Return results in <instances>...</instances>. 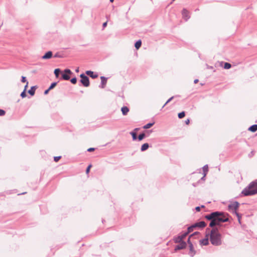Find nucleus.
Returning a JSON list of instances; mask_svg holds the SVG:
<instances>
[{"mask_svg":"<svg viewBox=\"0 0 257 257\" xmlns=\"http://www.w3.org/2000/svg\"><path fill=\"white\" fill-rule=\"evenodd\" d=\"M109 1H110V2L111 3H112V2L114 1V0H109Z\"/></svg>","mask_w":257,"mask_h":257,"instance_id":"8fccbe9b","label":"nucleus"},{"mask_svg":"<svg viewBox=\"0 0 257 257\" xmlns=\"http://www.w3.org/2000/svg\"><path fill=\"white\" fill-rule=\"evenodd\" d=\"M21 81H22V82H23V83L26 82H27V80H26V77H25V76H22Z\"/></svg>","mask_w":257,"mask_h":257,"instance_id":"e433bc0d","label":"nucleus"},{"mask_svg":"<svg viewBox=\"0 0 257 257\" xmlns=\"http://www.w3.org/2000/svg\"><path fill=\"white\" fill-rule=\"evenodd\" d=\"M26 91H25V90H24L21 93V96L22 98H24L26 96Z\"/></svg>","mask_w":257,"mask_h":257,"instance_id":"72a5a7b5","label":"nucleus"},{"mask_svg":"<svg viewBox=\"0 0 257 257\" xmlns=\"http://www.w3.org/2000/svg\"><path fill=\"white\" fill-rule=\"evenodd\" d=\"M149 147V145L148 143H145L143 144L141 147V151L144 152L146 150H147Z\"/></svg>","mask_w":257,"mask_h":257,"instance_id":"6ab92c4d","label":"nucleus"},{"mask_svg":"<svg viewBox=\"0 0 257 257\" xmlns=\"http://www.w3.org/2000/svg\"><path fill=\"white\" fill-rule=\"evenodd\" d=\"M182 14L183 18L186 21L190 18L189 12L186 9H184L182 10Z\"/></svg>","mask_w":257,"mask_h":257,"instance_id":"0eeeda50","label":"nucleus"},{"mask_svg":"<svg viewBox=\"0 0 257 257\" xmlns=\"http://www.w3.org/2000/svg\"><path fill=\"white\" fill-rule=\"evenodd\" d=\"M101 84L99 85V87L103 88L105 87L106 82H107V78L104 76H101Z\"/></svg>","mask_w":257,"mask_h":257,"instance_id":"9d476101","label":"nucleus"},{"mask_svg":"<svg viewBox=\"0 0 257 257\" xmlns=\"http://www.w3.org/2000/svg\"><path fill=\"white\" fill-rule=\"evenodd\" d=\"M25 193H26V192H24V193H22L21 194H24Z\"/></svg>","mask_w":257,"mask_h":257,"instance_id":"3c124183","label":"nucleus"},{"mask_svg":"<svg viewBox=\"0 0 257 257\" xmlns=\"http://www.w3.org/2000/svg\"><path fill=\"white\" fill-rule=\"evenodd\" d=\"M174 98V96H172L170 97L167 102L165 103V104L163 106V107H164L167 103H168L170 101H171Z\"/></svg>","mask_w":257,"mask_h":257,"instance_id":"f704fd0d","label":"nucleus"},{"mask_svg":"<svg viewBox=\"0 0 257 257\" xmlns=\"http://www.w3.org/2000/svg\"><path fill=\"white\" fill-rule=\"evenodd\" d=\"M221 234L219 232L217 228H213L210 230V240L213 245L218 246L221 244Z\"/></svg>","mask_w":257,"mask_h":257,"instance_id":"f03ea898","label":"nucleus"},{"mask_svg":"<svg viewBox=\"0 0 257 257\" xmlns=\"http://www.w3.org/2000/svg\"><path fill=\"white\" fill-rule=\"evenodd\" d=\"M86 74L89 76H90L92 78H96L98 77V75L96 74H94L93 71L90 70H88L86 71Z\"/></svg>","mask_w":257,"mask_h":257,"instance_id":"4468645a","label":"nucleus"},{"mask_svg":"<svg viewBox=\"0 0 257 257\" xmlns=\"http://www.w3.org/2000/svg\"><path fill=\"white\" fill-rule=\"evenodd\" d=\"M91 167V165H89V166L87 167V169H86V173H89V170H90V169Z\"/></svg>","mask_w":257,"mask_h":257,"instance_id":"58836bf2","label":"nucleus"},{"mask_svg":"<svg viewBox=\"0 0 257 257\" xmlns=\"http://www.w3.org/2000/svg\"><path fill=\"white\" fill-rule=\"evenodd\" d=\"M195 210L197 211H199L200 210V207L199 206H197L195 208Z\"/></svg>","mask_w":257,"mask_h":257,"instance_id":"37998d69","label":"nucleus"},{"mask_svg":"<svg viewBox=\"0 0 257 257\" xmlns=\"http://www.w3.org/2000/svg\"><path fill=\"white\" fill-rule=\"evenodd\" d=\"M174 240H175V242L176 243H179V242L183 241L180 235H179L177 237L175 238Z\"/></svg>","mask_w":257,"mask_h":257,"instance_id":"393cba45","label":"nucleus"},{"mask_svg":"<svg viewBox=\"0 0 257 257\" xmlns=\"http://www.w3.org/2000/svg\"><path fill=\"white\" fill-rule=\"evenodd\" d=\"M189 254L190 256L193 257L196 253V251L194 249L193 245L192 243H190V245H189Z\"/></svg>","mask_w":257,"mask_h":257,"instance_id":"1a4fd4ad","label":"nucleus"},{"mask_svg":"<svg viewBox=\"0 0 257 257\" xmlns=\"http://www.w3.org/2000/svg\"><path fill=\"white\" fill-rule=\"evenodd\" d=\"M94 150H95V149L94 148H90L87 150V151L88 152H92V151H94Z\"/></svg>","mask_w":257,"mask_h":257,"instance_id":"ea45409f","label":"nucleus"},{"mask_svg":"<svg viewBox=\"0 0 257 257\" xmlns=\"http://www.w3.org/2000/svg\"><path fill=\"white\" fill-rule=\"evenodd\" d=\"M185 115V113L184 111H182L181 112H180L178 113V117L179 118H182L184 117Z\"/></svg>","mask_w":257,"mask_h":257,"instance_id":"bb28decb","label":"nucleus"},{"mask_svg":"<svg viewBox=\"0 0 257 257\" xmlns=\"http://www.w3.org/2000/svg\"><path fill=\"white\" fill-rule=\"evenodd\" d=\"M194 226H195V227H198L200 228H203L206 226V223L204 221H201L199 222L195 223Z\"/></svg>","mask_w":257,"mask_h":257,"instance_id":"f8f14e48","label":"nucleus"},{"mask_svg":"<svg viewBox=\"0 0 257 257\" xmlns=\"http://www.w3.org/2000/svg\"><path fill=\"white\" fill-rule=\"evenodd\" d=\"M190 122V120L189 119H187V120H185V123L186 124H188Z\"/></svg>","mask_w":257,"mask_h":257,"instance_id":"a18cd8bd","label":"nucleus"},{"mask_svg":"<svg viewBox=\"0 0 257 257\" xmlns=\"http://www.w3.org/2000/svg\"><path fill=\"white\" fill-rule=\"evenodd\" d=\"M145 137V134L144 133L141 134L138 136V140L139 141L142 140Z\"/></svg>","mask_w":257,"mask_h":257,"instance_id":"a878e982","label":"nucleus"},{"mask_svg":"<svg viewBox=\"0 0 257 257\" xmlns=\"http://www.w3.org/2000/svg\"><path fill=\"white\" fill-rule=\"evenodd\" d=\"M179 243H180V244L175 247V250L184 249L186 247V243L185 241H182Z\"/></svg>","mask_w":257,"mask_h":257,"instance_id":"6e6552de","label":"nucleus"},{"mask_svg":"<svg viewBox=\"0 0 257 257\" xmlns=\"http://www.w3.org/2000/svg\"><path fill=\"white\" fill-rule=\"evenodd\" d=\"M70 81L72 84H76L77 82V78L76 77L72 78L70 80Z\"/></svg>","mask_w":257,"mask_h":257,"instance_id":"473e14b6","label":"nucleus"},{"mask_svg":"<svg viewBox=\"0 0 257 257\" xmlns=\"http://www.w3.org/2000/svg\"><path fill=\"white\" fill-rule=\"evenodd\" d=\"M188 232L187 231L183 233L181 235H180L182 239L183 240L184 238H185V237L188 234Z\"/></svg>","mask_w":257,"mask_h":257,"instance_id":"7c9ffc66","label":"nucleus"},{"mask_svg":"<svg viewBox=\"0 0 257 257\" xmlns=\"http://www.w3.org/2000/svg\"><path fill=\"white\" fill-rule=\"evenodd\" d=\"M28 86V82H27V83H26V85L25 86L24 90H25V91H26Z\"/></svg>","mask_w":257,"mask_h":257,"instance_id":"79ce46f5","label":"nucleus"},{"mask_svg":"<svg viewBox=\"0 0 257 257\" xmlns=\"http://www.w3.org/2000/svg\"><path fill=\"white\" fill-rule=\"evenodd\" d=\"M208 234H207L206 235L207 237L206 238H204V239L200 240V244L201 245H207V244H208L209 242H208Z\"/></svg>","mask_w":257,"mask_h":257,"instance_id":"9b49d317","label":"nucleus"},{"mask_svg":"<svg viewBox=\"0 0 257 257\" xmlns=\"http://www.w3.org/2000/svg\"><path fill=\"white\" fill-rule=\"evenodd\" d=\"M154 124V122H152V123H147V124L145 125L144 126H143V128H145V129H148V128H150L151 126H152L153 125V124Z\"/></svg>","mask_w":257,"mask_h":257,"instance_id":"5701e85b","label":"nucleus"},{"mask_svg":"<svg viewBox=\"0 0 257 257\" xmlns=\"http://www.w3.org/2000/svg\"><path fill=\"white\" fill-rule=\"evenodd\" d=\"M174 1H175V0H173V1H172V2H174Z\"/></svg>","mask_w":257,"mask_h":257,"instance_id":"603ef678","label":"nucleus"},{"mask_svg":"<svg viewBox=\"0 0 257 257\" xmlns=\"http://www.w3.org/2000/svg\"><path fill=\"white\" fill-rule=\"evenodd\" d=\"M239 203L237 201H235L231 203L228 206L229 211L232 212V213H234L237 217L239 223H240V218L241 216L236 211L238 207H239Z\"/></svg>","mask_w":257,"mask_h":257,"instance_id":"20e7f679","label":"nucleus"},{"mask_svg":"<svg viewBox=\"0 0 257 257\" xmlns=\"http://www.w3.org/2000/svg\"><path fill=\"white\" fill-rule=\"evenodd\" d=\"M130 134L132 136L133 140H136L137 139V134L134 132H131Z\"/></svg>","mask_w":257,"mask_h":257,"instance_id":"cd10ccee","label":"nucleus"},{"mask_svg":"<svg viewBox=\"0 0 257 257\" xmlns=\"http://www.w3.org/2000/svg\"><path fill=\"white\" fill-rule=\"evenodd\" d=\"M36 86H33L32 87H31V88H30V89H29L28 90V93L32 96L34 95V94H35V90H36Z\"/></svg>","mask_w":257,"mask_h":257,"instance_id":"f3484780","label":"nucleus"},{"mask_svg":"<svg viewBox=\"0 0 257 257\" xmlns=\"http://www.w3.org/2000/svg\"><path fill=\"white\" fill-rule=\"evenodd\" d=\"M141 45H142V42L141 40H139L136 43H135V46L136 47V48L137 49H139L141 46Z\"/></svg>","mask_w":257,"mask_h":257,"instance_id":"412c9836","label":"nucleus"},{"mask_svg":"<svg viewBox=\"0 0 257 257\" xmlns=\"http://www.w3.org/2000/svg\"><path fill=\"white\" fill-rule=\"evenodd\" d=\"M121 111L123 115H125L129 111V108L127 106H123L121 108Z\"/></svg>","mask_w":257,"mask_h":257,"instance_id":"2eb2a0df","label":"nucleus"},{"mask_svg":"<svg viewBox=\"0 0 257 257\" xmlns=\"http://www.w3.org/2000/svg\"><path fill=\"white\" fill-rule=\"evenodd\" d=\"M244 196H251L257 194V179L251 182L242 191Z\"/></svg>","mask_w":257,"mask_h":257,"instance_id":"7ed1b4c3","label":"nucleus"},{"mask_svg":"<svg viewBox=\"0 0 257 257\" xmlns=\"http://www.w3.org/2000/svg\"><path fill=\"white\" fill-rule=\"evenodd\" d=\"M5 111L3 109H0V116H3L5 115Z\"/></svg>","mask_w":257,"mask_h":257,"instance_id":"4c0bfd02","label":"nucleus"},{"mask_svg":"<svg viewBox=\"0 0 257 257\" xmlns=\"http://www.w3.org/2000/svg\"><path fill=\"white\" fill-rule=\"evenodd\" d=\"M60 158H61V156L55 157L54 158V160L55 162H58Z\"/></svg>","mask_w":257,"mask_h":257,"instance_id":"c9c22d12","label":"nucleus"},{"mask_svg":"<svg viewBox=\"0 0 257 257\" xmlns=\"http://www.w3.org/2000/svg\"><path fill=\"white\" fill-rule=\"evenodd\" d=\"M107 26V22L104 23L102 25V27H103V28H104L106 27Z\"/></svg>","mask_w":257,"mask_h":257,"instance_id":"a19ab883","label":"nucleus"},{"mask_svg":"<svg viewBox=\"0 0 257 257\" xmlns=\"http://www.w3.org/2000/svg\"><path fill=\"white\" fill-rule=\"evenodd\" d=\"M79 67L77 68L76 69V70H75V72H77V73L78 72H79Z\"/></svg>","mask_w":257,"mask_h":257,"instance_id":"de8ad7c7","label":"nucleus"},{"mask_svg":"<svg viewBox=\"0 0 257 257\" xmlns=\"http://www.w3.org/2000/svg\"><path fill=\"white\" fill-rule=\"evenodd\" d=\"M52 56V52L51 51H48L44 55L42 56V59H50Z\"/></svg>","mask_w":257,"mask_h":257,"instance_id":"ddd939ff","label":"nucleus"},{"mask_svg":"<svg viewBox=\"0 0 257 257\" xmlns=\"http://www.w3.org/2000/svg\"><path fill=\"white\" fill-rule=\"evenodd\" d=\"M248 130L252 132H256L257 131V124L252 125L248 128Z\"/></svg>","mask_w":257,"mask_h":257,"instance_id":"a211bd4d","label":"nucleus"},{"mask_svg":"<svg viewBox=\"0 0 257 257\" xmlns=\"http://www.w3.org/2000/svg\"><path fill=\"white\" fill-rule=\"evenodd\" d=\"M210 220L211 221L209 224V227H213L214 226H215L216 225H219L218 223L217 222V221H216V220L214 218L210 219Z\"/></svg>","mask_w":257,"mask_h":257,"instance_id":"dca6fc26","label":"nucleus"},{"mask_svg":"<svg viewBox=\"0 0 257 257\" xmlns=\"http://www.w3.org/2000/svg\"><path fill=\"white\" fill-rule=\"evenodd\" d=\"M203 172L204 173V176H205L206 175V172H207L208 171V166H207V165H205L203 167Z\"/></svg>","mask_w":257,"mask_h":257,"instance_id":"c756f323","label":"nucleus"},{"mask_svg":"<svg viewBox=\"0 0 257 257\" xmlns=\"http://www.w3.org/2000/svg\"><path fill=\"white\" fill-rule=\"evenodd\" d=\"M57 82H53L52 83L51 85L50 86V87H49V89H53L56 85H57Z\"/></svg>","mask_w":257,"mask_h":257,"instance_id":"2f4dec72","label":"nucleus"},{"mask_svg":"<svg viewBox=\"0 0 257 257\" xmlns=\"http://www.w3.org/2000/svg\"><path fill=\"white\" fill-rule=\"evenodd\" d=\"M199 233L198 232H195L194 233H193V234H192L191 235H190V236L189 237V238L187 240V242H188L189 245H190V243H192L190 241V238L191 237H193V236L197 235L199 234Z\"/></svg>","mask_w":257,"mask_h":257,"instance_id":"aec40b11","label":"nucleus"},{"mask_svg":"<svg viewBox=\"0 0 257 257\" xmlns=\"http://www.w3.org/2000/svg\"><path fill=\"white\" fill-rule=\"evenodd\" d=\"M228 215L227 213L215 211L206 215L205 218L208 220L214 218L219 225L221 222H225L228 221Z\"/></svg>","mask_w":257,"mask_h":257,"instance_id":"f257e3e1","label":"nucleus"},{"mask_svg":"<svg viewBox=\"0 0 257 257\" xmlns=\"http://www.w3.org/2000/svg\"><path fill=\"white\" fill-rule=\"evenodd\" d=\"M194 228H195V226H194V224L188 227L187 229V232H188V233H190L193 231Z\"/></svg>","mask_w":257,"mask_h":257,"instance_id":"b1692460","label":"nucleus"},{"mask_svg":"<svg viewBox=\"0 0 257 257\" xmlns=\"http://www.w3.org/2000/svg\"><path fill=\"white\" fill-rule=\"evenodd\" d=\"M61 70L59 68L55 69L54 70V74L55 75V76L58 78L59 75V73H60Z\"/></svg>","mask_w":257,"mask_h":257,"instance_id":"4be33fe9","label":"nucleus"},{"mask_svg":"<svg viewBox=\"0 0 257 257\" xmlns=\"http://www.w3.org/2000/svg\"><path fill=\"white\" fill-rule=\"evenodd\" d=\"M64 72H65V73H63L62 74V79L65 80H69L70 79V77L68 74H72V72L71 71V70L70 69H66L64 70Z\"/></svg>","mask_w":257,"mask_h":257,"instance_id":"423d86ee","label":"nucleus"},{"mask_svg":"<svg viewBox=\"0 0 257 257\" xmlns=\"http://www.w3.org/2000/svg\"><path fill=\"white\" fill-rule=\"evenodd\" d=\"M198 82V79H195L194 81V83L195 84L197 83Z\"/></svg>","mask_w":257,"mask_h":257,"instance_id":"49530a36","label":"nucleus"},{"mask_svg":"<svg viewBox=\"0 0 257 257\" xmlns=\"http://www.w3.org/2000/svg\"><path fill=\"white\" fill-rule=\"evenodd\" d=\"M210 231V228H207L206 229V231Z\"/></svg>","mask_w":257,"mask_h":257,"instance_id":"09e8293b","label":"nucleus"},{"mask_svg":"<svg viewBox=\"0 0 257 257\" xmlns=\"http://www.w3.org/2000/svg\"><path fill=\"white\" fill-rule=\"evenodd\" d=\"M81 78L80 82L85 87H88L90 85L89 78L84 74H81L80 75Z\"/></svg>","mask_w":257,"mask_h":257,"instance_id":"39448f33","label":"nucleus"},{"mask_svg":"<svg viewBox=\"0 0 257 257\" xmlns=\"http://www.w3.org/2000/svg\"><path fill=\"white\" fill-rule=\"evenodd\" d=\"M50 90V89H49V88H48V89L44 91V94H47Z\"/></svg>","mask_w":257,"mask_h":257,"instance_id":"c03bdc74","label":"nucleus"},{"mask_svg":"<svg viewBox=\"0 0 257 257\" xmlns=\"http://www.w3.org/2000/svg\"><path fill=\"white\" fill-rule=\"evenodd\" d=\"M231 65L230 63L226 62L224 64V68L225 69H229L230 68H231Z\"/></svg>","mask_w":257,"mask_h":257,"instance_id":"c85d7f7f","label":"nucleus"}]
</instances>
